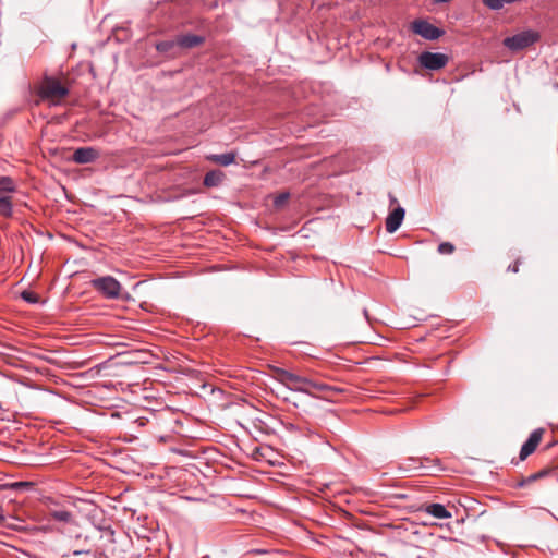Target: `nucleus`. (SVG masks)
I'll return each instance as SVG.
<instances>
[{"mask_svg": "<svg viewBox=\"0 0 558 558\" xmlns=\"http://www.w3.org/2000/svg\"><path fill=\"white\" fill-rule=\"evenodd\" d=\"M276 378L288 389L315 396V392H325L330 390V386L324 383L315 381L308 377L296 375L283 368L276 369Z\"/></svg>", "mask_w": 558, "mask_h": 558, "instance_id": "nucleus-1", "label": "nucleus"}, {"mask_svg": "<svg viewBox=\"0 0 558 558\" xmlns=\"http://www.w3.org/2000/svg\"><path fill=\"white\" fill-rule=\"evenodd\" d=\"M401 469L408 472H417L418 475L428 476L436 475L438 472H441L444 470L439 459H433L428 457L407 458Z\"/></svg>", "mask_w": 558, "mask_h": 558, "instance_id": "nucleus-2", "label": "nucleus"}, {"mask_svg": "<svg viewBox=\"0 0 558 558\" xmlns=\"http://www.w3.org/2000/svg\"><path fill=\"white\" fill-rule=\"evenodd\" d=\"M38 95L43 100H48L50 105L57 106L69 95V88L54 77H45Z\"/></svg>", "mask_w": 558, "mask_h": 558, "instance_id": "nucleus-3", "label": "nucleus"}, {"mask_svg": "<svg viewBox=\"0 0 558 558\" xmlns=\"http://www.w3.org/2000/svg\"><path fill=\"white\" fill-rule=\"evenodd\" d=\"M16 192L14 180L8 175H0V216H13V193Z\"/></svg>", "mask_w": 558, "mask_h": 558, "instance_id": "nucleus-4", "label": "nucleus"}, {"mask_svg": "<svg viewBox=\"0 0 558 558\" xmlns=\"http://www.w3.org/2000/svg\"><path fill=\"white\" fill-rule=\"evenodd\" d=\"M90 283L95 290L107 299H118L120 296L122 287L120 282L111 276L93 279Z\"/></svg>", "mask_w": 558, "mask_h": 558, "instance_id": "nucleus-5", "label": "nucleus"}, {"mask_svg": "<svg viewBox=\"0 0 558 558\" xmlns=\"http://www.w3.org/2000/svg\"><path fill=\"white\" fill-rule=\"evenodd\" d=\"M539 36L534 31H524L504 39V46L512 51L522 50L538 40Z\"/></svg>", "mask_w": 558, "mask_h": 558, "instance_id": "nucleus-6", "label": "nucleus"}, {"mask_svg": "<svg viewBox=\"0 0 558 558\" xmlns=\"http://www.w3.org/2000/svg\"><path fill=\"white\" fill-rule=\"evenodd\" d=\"M448 61V56L441 52L424 51L418 57L420 64L423 68L432 71H437L445 68Z\"/></svg>", "mask_w": 558, "mask_h": 558, "instance_id": "nucleus-7", "label": "nucleus"}, {"mask_svg": "<svg viewBox=\"0 0 558 558\" xmlns=\"http://www.w3.org/2000/svg\"><path fill=\"white\" fill-rule=\"evenodd\" d=\"M411 29L413 31V33L428 40L438 39L444 34V32L440 28L434 26L433 24L425 20L413 21L411 24Z\"/></svg>", "mask_w": 558, "mask_h": 558, "instance_id": "nucleus-8", "label": "nucleus"}, {"mask_svg": "<svg viewBox=\"0 0 558 558\" xmlns=\"http://www.w3.org/2000/svg\"><path fill=\"white\" fill-rule=\"evenodd\" d=\"M543 433V428H537L530 434L527 440L521 447L520 460H525L530 454H532L535 451V449L537 448L542 440Z\"/></svg>", "mask_w": 558, "mask_h": 558, "instance_id": "nucleus-9", "label": "nucleus"}, {"mask_svg": "<svg viewBox=\"0 0 558 558\" xmlns=\"http://www.w3.org/2000/svg\"><path fill=\"white\" fill-rule=\"evenodd\" d=\"M99 158V151L94 147H80L74 150L72 160L80 165L94 162Z\"/></svg>", "mask_w": 558, "mask_h": 558, "instance_id": "nucleus-10", "label": "nucleus"}, {"mask_svg": "<svg viewBox=\"0 0 558 558\" xmlns=\"http://www.w3.org/2000/svg\"><path fill=\"white\" fill-rule=\"evenodd\" d=\"M404 215L405 210L401 206L396 207L386 218V231L388 233L396 232L401 226Z\"/></svg>", "mask_w": 558, "mask_h": 558, "instance_id": "nucleus-11", "label": "nucleus"}, {"mask_svg": "<svg viewBox=\"0 0 558 558\" xmlns=\"http://www.w3.org/2000/svg\"><path fill=\"white\" fill-rule=\"evenodd\" d=\"M177 41H178L180 51L182 53L183 50H185V49H191V48L202 45L205 41V38L199 35L183 34V35L177 36Z\"/></svg>", "mask_w": 558, "mask_h": 558, "instance_id": "nucleus-12", "label": "nucleus"}, {"mask_svg": "<svg viewBox=\"0 0 558 558\" xmlns=\"http://www.w3.org/2000/svg\"><path fill=\"white\" fill-rule=\"evenodd\" d=\"M156 49L158 52L165 54L168 58H177L182 54L177 38L173 40H165L156 44Z\"/></svg>", "mask_w": 558, "mask_h": 558, "instance_id": "nucleus-13", "label": "nucleus"}, {"mask_svg": "<svg viewBox=\"0 0 558 558\" xmlns=\"http://www.w3.org/2000/svg\"><path fill=\"white\" fill-rule=\"evenodd\" d=\"M425 512L436 519H449L452 514L441 504H429L425 507Z\"/></svg>", "mask_w": 558, "mask_h": 558, "instance_id": "nucleus-14", "label": "nucleus"}, {"mask_svg": "<svg viewBox=\"0 0 558 558\" xmlns=\"http://www.w3.org/2000/svg\"><path fill=\"white\" fill-rule=\"evenodd\" d=\"M549 473H550L549 470H541V471L533 473L529 476H525V477L522 476L520 480H518V482L515 483L514 486L518 488L525 487V486L547 476Z\"/></svg>", "mask_w": 558, "mask_h": 558, "instance_id": "nucleus-15", "label": "nucleus"}, {"mask_svg": "<svg viewBox=\"0 0 558 558\" xmlns=\"http://www.w3.org/2000/svg\"><path fill=\"white\" fill-rule=\"evenodd\" d=\"M223 178L225 174L220 170H211L205 174L203 183L207 187H215L221 184Z\"/></svg>", "mask_w": 558, "mask_h": 558, "instance_id": "nucleus-16", "label": "nucleus"}, {"mask_svg": "<svg viewBox=\"0 0 558 558\" xmlns=\"http://www.w3.org/2000/svg\"><path fill=\"white\" fill-rule=\"evenodd\" d=\"M207 159L226 167L235 161V154L234 153H226V154H219V155H210L207 157Z\"/></svg>", "mask_w": 558, "mask_h": 558, "instance_id": "nucleus-17", "label": "nucleus"}, {"mask_svg": "<svg viewBox=\"0 0 558 558\" xmlns=\"http://www.w3.org/2000/svg\"><path fill=\"white\" fill-rule=\"evenodd\" d=\"M51 518L59 522L69 523L72 522L73 515L70 511L66 510H53L50 513Z\"/></svg>", "mask_w": 558, "mask_h": 558, "instance_id": "nucleus-18", "label": "nucleus"}, {"mask_svg": "<svg viewBox=\"0 0 558 558\" xmlns=\"http://www.w3.org/2000/svg\"><path fill=\"white\" fill-rule=\"evenodd\" d=\"M21 298L31 304H36L39 301V296L35 292L28 290H24L21 293Z\"/></svg>", "mask_w": 558, "mask_h": 558, "instance_id": "nucleus-19", "label": "nucleus"}, {"mask_svg": "<svg viewBox=\"0 0 558 558\" xmlns=\"http://www.w3.org/2000/svg\"><path fill=\"white\" fill-rule=\"evenodd\" d=\"M437 251L439 254L450 255L454 252V245L450 242H442L438 245Z\"/></svg>", "mask_w": 558, "mask_h": 558, "instance_id": "nucleus-20", "label": "nucleus"}, {"mask_svg": "<svg viewBox=\"0 0 558 558\" xmlns=\"http://www.w3.org/2000/svg\"><path fill=\"white\" fill-rule=\"evenodd\" d=\"M288 198H289V193H281L275 198L274 203L277 207H279V206L283 205L288 201Z\"/></svg>", "mask_w": 558, "mask_h": 558, "instance_id": "nucleus-21", "label": "nucleus"}, {"mask_svg": "<svg viewBox=\"0 0 558 558\" xmlns=\"http://www.w3.org/2000/svg\"><path fill=\"white\" fill-rule=\"evenodd\" d=\"M521 265V259L518 258L512 265H509L508 271L517 274Z\"/></svg>", "mask_w": 558, "mask_h": 558, "instance_id": "nucleus-22", "label": "nucleus"}, {"mask_svg": "<svg viewBox=\"0 0 558 558\" xmlns=\"http://www.w3.org/2000/svg\"><path fill=\"white\" fill-rule=\"evenodd\" d=\"M389 198H390L391 204L397 202V198L392 194H389Z\"/></svg>", "mask_w": 558, "mask_h": 558, "instance_id": "nucleus-23", "label": "nucleus"}, {"mask_svg": "<svg viewBox=\"0 0 558 558\" xmlns=\"http://www.w3.org/2000/svg\"><path fill=\"white\" fill-rule=\"evenodd\" d=\"M5 518L4 515L0 512V525L3 524Z\"/></svg>", "mask_w": 558, "mask_h": 558, "instance_id": "nucleus-24", "label": "nucleus"}]
</instances>
